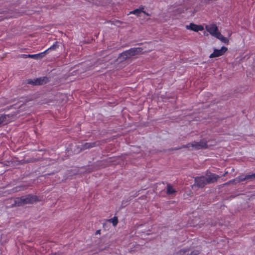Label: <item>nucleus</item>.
<instances>
[{
    "label": "nucleus",
    "mask_w": 255,
    "mask_h": 255,
    "mask_svg": "<svg viewBox=\"0 0 255 255\" xmlns=\"http://www.w3.org/2000/svg\"><path fill=\"white\" fill-rule=\"evenodd\" d=\"M205 28L211 35L215 36V35L219 32L218 28L215 24H210L206 25Z\"/></svg>",
    "instance_id": "0eeeda50"
},
{
    "label": "nucleus",
    "mask_w": 255,
    "mask_h": 255,
    "mask_svg": "<svg viewBox=\"0 0 255 255\" xmlns=\"http://www.w3.org/2000/svg\"><path fill=\"white\" fill-rule=\"evenodd\" d=\"M100 230H97L96 232V235H97L98 234H100Z\"/></svg>",
    "instance_id": "b1692460"
},
{
    "label": "nucleus",
    "mask_w": 255,
    "mask_h": 255,
    "mask_svg": "<svg viewBox=\"0 0 255 255\" xmlns=\"http://www.w3.org/2000/svg\"><path fill=\"white\" fill-rule=\"evenodd\" d=\"M50 255H59V254H57L56 253H55V254H51Z\"/></svg>",
    "instance_id": "393cba45"
},
{
    "label": "nucleus",
    "mask_w": 255,
    "mask_h": 255,
    "mask_svg": "<svg viewBox=\"0 0 255 255\" xmlns=\"http://www.w3.org/2000/svg\"><path fill=\"white\" fill-rule=\"evenodd\" d=\"M214 37H216L223 43H228L229 42L228 39L222 35L219 31L215 35Z\"/></svg>",
    "instance_id": "f8f14e48"
},
{
    "label": "nucleus",
    "mask_w": 255,
    "mask_h": 255,
    "mask_svg": "<svg viewBox=\"0 0 255 255\" xmlns=\"http://www.w3.org/2000/svg\"><path fill=\"white\" fill-rule=\"evenodd\" d=\"M57 47V42H56L55 44H54L52 46H51L50 47L48 48L45 51H46V53L50 50H55Z\"/></svg>",
    "instance_id": "f3484780"
},
{
    "label": "nucleus",
    "mask_w": 255,
    "mask_h": 255,
    "mask_svg": "<svg viewBox=\"0 0 255 255\" xmlns=\"http://www.w3.org/2000/svg\"><path fill=\"white\" fill-rule=\"evenodd\" d=\"M109 221L112 222L114 226H116L118 223V218L117 217H114L113 218L109 220Z\"/></svg>",
    "instance_id": "2eb2a0df"
},
{
    "label": "nucleus",
    "mask_w": 255,
    "mask_h": 255,
    "mask_svg": "<svg viewBox=\"0 0 255 255\" xmlns=\"http://www.w3.org/2000/svg\"><path fill=\"white\" fill-rule=\"evenodd\" d=\"M35 79L32 80V79H28L26 80V83L28 84H31L35 85Z\"/></svg>",
    "instance_id": "aec40b11"
},
{
    "label": "nucleus",
    "mask_w": 255,
    "mask_h": 255,
    "mask_svg": "<svg viewBox=\"0 0 255 255\" xmlns=\"http://www.w3.org/2000/svg\"><path fill=\"white\" fill-rule=\"evenodd\" d=\"M180 149H182V147H181L180 146H179V147H176L173 149H171V150H179Z\"/></svg>",
    "instance_id": "4be33fe9"
},
{
    "label": "nucleus",
    "mask_w": 255,
    "mask_h": 255,
    "mask_svg": "<svg viewBox=\"0 0 255 255\" xmlns=\"http://www.w3.org/2000/svg\"><path fill=\"white\" fill-rule=\"evenodd\" d=\"M191 143H189L186 145H182V146H180L181 147H182V148H188L189 149H191L190 148H191Z\"/></svg>",
    "instance_id": "412c9836"
},
{
    "label": "nucleus",
    "mask_w": 255,
    "mask_h": 255,
    "mask_svg": "<svg viewBox=\"0 0 255 255\" xmlns=\"http://www.w3.org/2000/svg\"><path fill=\"white\" fill-rule=\"evenodd\" d=\"M176 192V190L173 188L172 186L170 184L167 185V194L171 195Z\"/></svg>",
    "instance_id": "4468645a"
},
{
    "label": "nucleus",
    "mask_w": 255,
    "mask_h": 255,
    "mask_svg": "<svg viewBox=\"0 0 255 255\" xmlns=\"http://www.w3.org/2000/svg\"><path fill=\"white\" fill-rule=\"evenodd\" d=\"M227 47L223 46L220 49H214V52L210 54L209 57L210 58L218 57L223 55L227 51Z\"/></svg>",
    "instance_id": "423d86ee"
},
{
    "label": "nucleus",
    "mask_w": 255,
    "mask_h": 255,
    "mask_svg": "<svg viewBox=\"0 0 255 255\" xmlns=\"http://www.w3.org/2000/svg\"><path fill=\"white\" fill-rule=\"evenodd\" d=\"M188 8H186L185 9L184 8H183V6L182 5H180L179 6V7H178L176 10H177V11H179V12H184L185 10H188Z\"/></svg>",
    "instance_id": "6ab92c4d"
},
{
    "label": "nucleus",
    "mask_w": 255,
    "mask_h": 255,
    "mask_svg": "<svg viewBox=\"0 0 255 255\" xmlns=\"http://www.w3.org/2000/svg\"><path fill=\"white\" fill-rule=\"evenodd\" d=\"M187 29L193 30L196 32L202 31L204 29V27L201 25H197L193 23H191L189 25H186Z\"/></svg>",
    "instance_id": "6e6552de"
},
{
    "label": "nucleus",
    "mask_w": 255,
    "mask_h": 255,
    "mask_svg": "<svg viewBox=\"0 0 255 255\" xmlns=\"http://www.w3.org/2000/svg\"><path fill=\"white\" fill-rule=\"evenodd\" d=\"M108 59V58H106V59H105L106 61H107Z\"/></svg>",
    "instance_id": "bb28decb"
},
{
    "label": "nucleus",
    "mask_w": 255,
    "mask_h": 255,
    "mask_svg": "<svg viewBox=\"0 0 255 255\" xmlns=\"http://www.w3.org/2000/svg\"><path fill=\"white\" fill-rule=\"evenodd\" d=\"M247 179L251 180H255V173H253L251 175H247L245 176H244L243 175H241L236 178H235L233 180H230L228 183L227 184H232L233 183H239L242 181H244Z\"/></svg>",
    "instance_id": "20e7f679"
},
{
    "label": "nucleus",
    "mask_w": 255,
    "mask_h": 255,
    "mask_svg": "<svg viewBox=\"0 0 255 255\" xmlns=\"http://www.w3.org/2000/svg\"><path fill=\"white\" fill-rule=\"evenodd\" d=\"M220 176L210 172H207L204 176L196 177L194 179L195 184L199 188H203L206 185L212 184L217 181Z\"/></svg>",
    "instance_id": "f257e3e1"
},
{
    "label": "nucleus",
    "mask_w": 255,
    "mask_h": 255,
    "mask_svg": "<svg viewBox=\"0 0 255 255\" xmlns=\"http://www.w3.org/2000/svg\"><path fill=\"white\" fill-rule=\"evenodd\" d=\"M191 149L199 150L202 148H207L208 145L205 140H201L199 142L193 141L191 142Z\"/></svg>",
    "instance_id": "39448f33"
},
{
    "label": "nucleus",
    "mask_w": 255,
    "mask_h": 255,
    "mask_svg": "<svg viewBox=\"0 0 255 255\" xmlns=\"http://www.w3.org/2000/svg\"><path fill=\"white\" fill-rule=\"evenodd\" d=\"M144 8L143 7H139V8H137L133 11H131L129 12L128 14H135V15H148L149 14L143 10Z\"/></svg>",
    "instance_id": "9d476101"
},
{
    "label": "nucleus",
    "mask_w": 255,
    "mask_h": 255,
    "mask_svg": "<svg viewBox=\"0 0 255 255\" xmlns=\"http://www.w3.org/2000/svg\"><path fill=\"white\" fill-rule=\"evenodd\" d=\"M112 23L114 25H117V26H120V24L122 23V21L119 20H114L112 21H111Z\"/></svg>",
    "instance_id": "a211bd4d"
},
{
    "label": "nucleus",
    "mask_w": 255,
    "mask_h": 255,
    "mask_svg": "<svg viewBox=\"0 0 255 255\" xmlns=\"http://www.w3.org/2000/svg\"><path fill=\"white\" fill-rule=\"evenodd\" d=\"M198 254H199V253H198ZM197 253H194V252H192V253H191V255H197Z\"/></svg>",
    "instance_id": "5701e85b"
},
{
    "label": "nucleus",
    "mask_w": 255,
    "mask_h": 255,
    "mask_svg": "<svg viewBox=\"0 0 255 255\" xmlns=\"http://www.w3.org/2000/svg\"><path fill=\"white\" fill-rule=\"evenodd\" d=\"M95 146H96L95 142H91V143L87 142L82 145L81 149L85 150V149L92 148L93 147H95Z\"/></svg>",
    "instance_id": "ddd939ff"
},
{
    "label": "nucleus",
    "mask_w": 255,
    "mask_h": 255,
    "mask_svg": "<svg viewBox=\"0 0 255 255\" xmlns=\"http://www.w3.org/2000/svg\"><path fill=\"white\" fill-rule=\"evenodd\" d=\"M48 81V78L46 77H41L35 79V85H41L46 84Z\"/></svg>",
    "instance_id": "9b49d317"
},
{
    "label": "nucleus",
    "mask_w": 255,
    "mask_h": 255,
    "mask_svg": "<svg viewBox=\"0 0 255 255\" xmlns=\"http://www.w3.org/2000/svg\"><path fill=\"white\" fill-rule=\"evenodd\" d=\"M37 201V197L32 195H27L15 199V204L18 206H24L28 204H32Z\"/></svg>",
    "instance_id": "7ed1b4c3"
},
{
    "label": "nucleus",
    "mask_w": 255,
    "mask_h": 255,
    "mask_svg": "<svg viewBox=\"0 0 255 255\" xmlns=\"http://www.w3.org/2000/svg\"><path fill=\"white\" fill-rule=\"evenodd\" d=\"M6 119V115H0V127L2 125L3 123L5 121Z\"/></svg>",
    "instance_id": "dca6fc26"
},
{
    "label": "nucleus",
    "mask_w": 255,
    "mask_h": 255,
    "mask_svg": "<svg viewBox=\"0 0 255 255\" xmlns=\"http://www.w3.org/2000/svg\"><path fill=\"white\" fill-rule=\"evenodd\" d=\"M46 54V51H44L43 52L36 54H23L22 55V57L24 58H33L35 59H41L42 57H43Z\"/></svg>",
    "instance_id": "1a4fd4ad"
},
{
    "label": "nucleus",
    "mask_w": 255,
    "mask_h": 255,
    "mask_svg": "<svg viewBox=\"0 0 255 255\" xmlns=\"http://www.w3.org/2000/svg\"><path fill=\"white\" fill-rule=\"evenodd\" d=\"M142 50L141 47L132 48L122 53L117 60H119L121 62L125 61L141 53Z\"/></svg>",
    "instance_id": "f03ea898"
},
{
    "label": "nucleus",
    "mask_w": 255,
    "mask_h": 255,
    "mask_svg": "<svg viewBox=\"0 0 255 255\" xmlns=\"http://www.w3.org/2000/svg\"><path fill=\"white\" fill-rule=\"evenodd\" d=\"M227 173H228V172H226L225 173V174H224V176H226V175H227Z\"/></svg>",
    "instance_id": "a878e982"
}]
</instances>
